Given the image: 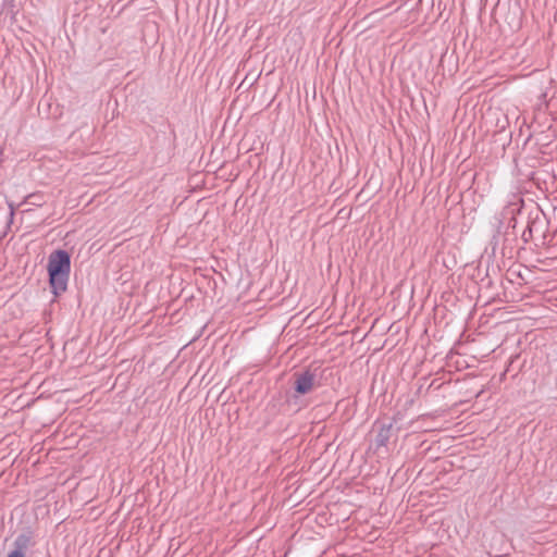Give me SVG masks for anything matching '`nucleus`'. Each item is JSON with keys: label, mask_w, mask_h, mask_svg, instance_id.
I'll use <instances>...</instances> for the list:
<instances>
[{"label": "nucleus", "mask_w": 557, "mask_h": 557, "mask_svg": "<svg viewBox=\"0 0 557 557\" xmlns=\"http://www.w3.org/2000/svg\"><path fill=\"white\" fill-rule=\"evenodd\" d=\"M71 269L70 255L65 250L52 252L48 259L49 282L54 295L66 290Z\"/></svg>", "instance_id": "1"}, {"label": "nucleus", "mask_w": 557, "mask_h": 557, "mask_svg": "<svg viewBox=\"0 0 557 557\" xmlns=\"http://www.w3.org/2000/svg\"><path fill=\"white\" fill-rule=\"evenodd\" d=\"M294 377H295L294 388L297 394L305 395V394L310 393L313 389L315 375L312 372H310L309 370L299 372V373H295Z\"/></svg>", "instance_id": "2"}, {"label": "nucleus", "mask_w": 557, "mask_h": 557, "mask_svg": "<svg viewBox=\"0 0 557 557\" xmlns=\"http://www.w3.org/2000/svg\"><path fill=\"white\" fill-rule=\"evenodd\" d=\"M392 430H393V424L391 422L380 424L377 434L375 437L376 447L386 446V444L388 443V441L392 436Z\"/></svg>", "instance_id": "3"}, {"label": "nucleus", "mask_w": 557, "mask_h": 557, "mask_svg": "<svg viewBox=\"0 0 557 557\" xmlns=\"http://www.w3.org/2000/svg\"><path fill=\"white\" fill-rule=\"evenodd\" d=\"M44 202H45L44 201V196L40 193L29 194L25 198V203L30 205V206L40 207V206H42Z\"/></svg>", "instance_id": "4"}, {"label": "nucleus", "mask_w": 557, "mask_h": 557, "mask_svg": "<svg viewBox=\"0 0 557 557\" xmlns=\"http://www.w3.org/2000/svg\"><path fill=\"white\" fill-rule=\"evenodd\" d=\"M7 557H26V555L20 546L18 548L10 552Z\"/></svg>", "instance_id": "5"}, {"label": "nucleus", "mask_w": 557, "mask_h": 557, "mask_svg": "<svg viewBox=\"0 0 557 557\" xmlns=\"http://www.w3.org/2000/svg\"><path fill=\"white\" fill-rule=\"evenodd\" d=\"M13 218H14V209H13V207L10 205V211H9V223H12V222H13Z\"/></svg>", "instance_id": "6"}]
</instances>
